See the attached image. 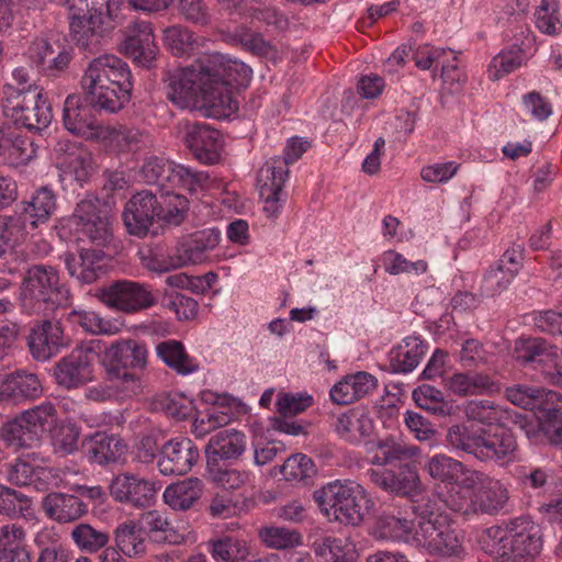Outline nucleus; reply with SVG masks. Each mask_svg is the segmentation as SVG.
<instances>
[{
  "mask_svg": "<svg viewBox=\"0 0 562 562\" xmlns=\"http://www.w3.org/2000/svg\"><path fill=\"white\" fill-rule=\"evenodd\" d=\"M251 76L252 70L245 63L213 54L173 72L168 98L182 108L203 109L207 116L228 117L238 111L235 91L248 87Z\"/></svg>",
  "mask_w": 562,
  "mask_h": 562,
  "instance_id": "obj_1",
  "label": "nucleus"
},
{
  "mask_svg": "<svg viewBox=\"0 0 562 562\" xmlns=\"http://www.w3.org/2000/svg\"><path fill=\"white\" fill-rule=\"evenodd\" d=\"M82 87L94 110L117 113L131 101L134 88L132 70L120 57L104 54L89 63Z\"/></svg>",
  "mask_w": 562,
  "mask_h": 562,
  "instance_id": "obj_2",
  "label": "nucleus"
},
{
  "mask_svg": "<svg viewBox=\"0 0 562 562\" xmlns=\"http://www.w3.org/2000/svg\"><path fill=\"white\" fill-rule=\"evenodd\" d=\"M542 544L541 528L530 516L485 528L479 537L481 550L499 562H531Z\"/></svg>",
  "mask_w": 562,
  "mask_h": 562,
  "instance_id": "obj_3",
  "label": "nucleus"
},
{
  "mask_svg": "<svg viewBox=\"0 0 562 562\" xmlns=\"http://www.w3.org/2000/svg\"><path fill=\"white\" fill-rule=\"evenodd\" d=\"M437 496L447 508L462 516H495L507 504L509 492L499 480L473 469L459 485L438 491Z\"/></svg>",
  "mask_w": 562,
  "mask_h": 562,
  "instance_id": "obj_4",
  "label": "nucleus"
},
{
  "mask_svg": "<svg viewBox=\"0 0 562 562\" xmlns=\"http://www.w3.org/2000/svg\"><path fill=\"white\" fill-rule=\"evenodd\" d=\"M321 513L329 521L345 526H360L374 508L367 488L351 479H336L313 493Z\"/></svg>",
  "mask_w": 562,
  "mask_h": 562,
  "instance_id": "obj_5",
  "label": "nucleus"
},
{
  "mask_svg": "<svg viewBox=\"0 0 562 562\" xmlns=\"http://www.w3.org/2000/svg\"><path fill=\"white\" fill-rule=\"evenodd\" d=\"M507 400L524 409L539 413V431L546 440L562 449V395L555 391L515 385L506 389Z\"/></svg>",
  "mask_w": 562,
  "mask_h": 562,
  "instance_id": "obj_6",
  "label": "nucleus"
},
{
  "mask_svg": "<svg viewBox=\"0 0 562 562\" xmlns=\"http://www.w3.org/2000/svg\"><path fill=\"white\" fill-rule=\"evenodd\" d=\"M147 346L136 339H121L113 342L104 356L108 374L124 385L126 392L137 394L142 389L140 378L135 372L147 366Z\"/></svg>",
  "mask_w": 562,
  "mask_h": 562,
  "instance_id": "obj_7",
  "label": "nucleus"
},
{
  "mask_svg": "<svg viewBox=\"0 0 562 562\" xmlns=\"http://www.w3.org/2000/svg\"><path fill=\"white\" fill-rule=\"evenodd\" d=\"M462 542V537L447 515L434 512L419 515L416 547L424 548L431 554L459 558L464 553Z\"/></svg>",
  "mask_w": 562,
  "mask_h": 562,
  "instance_id": "obj_8",
  "label": "nucleus"
},
{
  "mask_svg": "<svg viewBox=\"0 0 562 562\" xmlns=\"http://www.w3.org/2000/svg\"><path fill=\"white\" fill-rule=\"evenodd\" d=\"M98 356V346L94 341L76 346L52 368L55 383L63 389L75 390L93 381Z\"/></svg>",
  "mask_w": 562,
  "mask_h": 562,
  "instance_id": "obj_9",
  "label": "nucleus"
},
{
  "mask_svg": "<svg viewBox=\"0 0 562 562\" xmlns=\"http://www.w3.org/2000/svg\"><path fill=\"white\" fill-rule=\"evenodd\" d=\"M98 297L106 306L127 314L150 308L157 303L148 284L132 280H117L103 286Z\"/></svg>",
  "mask_w": 562,
  "mask_h": 562,
  "instance_id": "obj_10",
  "label": "nucleus"
},
{
  "mask_svg": "<svg viewBox=\"0 0 562 562\" xmlns=\"http://www.w3.org/2000/svg\"><path fill=\"white\" fill-rule=\"evenodd\" d=\"M514 358L522 363L537 362L553 384L562 386V353L540 337L519 338L515 341Z\"/></svg>",
  "mask_w": 562,
  "mask_h": 562,
  "instance_id": "obj_11",
  "label": "nucleus"
},
{
  "mask_svg": "<svg viewBox=\"0 0 562 562\" xmlns=\"http://www.w3.org/2000/svg\"><path fill=\"white\" fill-rule=\"evenodd\" d=\"M160 488L158 481L131 472L116 474L109 485L110 495L115 502L134 508L150 507Z\"/></svg>",
  "mask_w": 562,
  "mask_h": 562,
  "instance_id": "obj_12",
  "label": "nucleus"
},
{
  "mask_svg": "<svg viewBox=\"0 0 562 562\" xmlns=\"http://www.w3.org/2000/svg\"><path fill=\"white\" fill-rule=\"evenodd\" d=\"M74 222L78 239L90 240L97 246H104L111 238L109 211L100 206L98 199H86L77 204Z\"/></svg>",
  "mask_w": 562,
  "mask_h": 562,
  "instance_id": "obj_13",
  "label": "nucleus"
},
{
  "mask_svg": "<svg viewBox=\"0 0 562 562\" xmlns=\"http://www.w3.org/2000/svg\"><path fill=\"white\" fill-rule=\"evenodd\" d=\"M220 240L221 232L217 228L199 231L178 249L180 255L177 261L155 260L148 268L157 272H167L188 263H202L209 259L210 252L217 247Z\"/></svg>",
  "mask_w": 562,
  "mask_h": 562,
  "instance_id": "obj_14",
  "label": "nucleus"
},
{
  "mask_svg": "<svg viewBox=\"0 0 562 562\" xmlns=\"http://www.w3.org/2000/svg\"><path fill=\"white\" fill-rule=\"evenodd\" d=\"M86 10L69 8L70 35H103L111 26L110 7L115 0H80Z\"/></svg>",
  "mask_w": 562,
  "mask_h": 562,
  "instance_id": "obj_15",
  "label": "nucleus"
},
{
  "mask_svg": "<svg viewBox=\"0 0 562 562\" xmlns=\"http://www.w3.org/2000/svg\"><path fill=\"white\" fill-rule=\"evenodd\" d=\"M159 199L148 190H143L126 202L123 221L131 235L145 237L157 221L160 222Z\"/></svg>",
  "mask_w": 562,
  "mask_h": 562,
  "instance_id": "obj_16",
  "label": "nucleus"
},
{
  "mask_svg": "<svg viewBox=\"0 0 562 562\" xmlns=\"http://www.w3.org/2000/svg\"><path fill=\"white\" fill-rule=\"evenodd\" d=\"M366 475L381 490L397 496L413 497L422 491L419 474L409 463L401 464L396 472L385 468L368 469Z\"/></svg>",
  "mask_w": 562,
  "mask_h": 562,
  "instance_id": "obj_17",
  "label": "nucleus"
},
{
  "mask_svg": "<svg viewBox=\"0 0 562 562\" xmlns=\"http://www.w3.org/2000/svg\"><path fill=\"white\" fill-rule=\"evenodd\" d=\"M199 458V449L190 438H173L162 446L157 467L162 475H184Z\"/></svg>",
  "mask_w": 562,
  "mask_h": 562,
  "instance_id": "obj_18",
  "label": "nucleus"
},
{
  "mask_svg": "<svg viewBox=\"0 0 562 562\" xmlns=\"http://www.w3.org/2000/svg\"><path fill=\"white\" fill-rule=\"evenodd\" d=\"M37 426L48 438L57 452L69 454L77 449L78 428L70 423H57L56 409L52 403L37 405Z\"/></svg>",
  "mask_w": 562,
  "mask_h": 562,
  "instance_id": "obj_19",
  "label": "nucleus"
},
{
  "mask_svg": "<svg viewBox=\"0 0 562 562\" xmlns=\"http://www.w3.org/2000/svg\"><path fill=\"white\" fill-rule=\"evenodd\" d=\"M330 427L339 439L358 446L373 434L374 422L366 407L357 406L333 416Z\"/></svg>",
  "mask_w": 562,
  "mask_h": 562,
  "instance_id": "obj_20",
  "label": "nucleus"
},
{
  "mask_svg": "<svg viewBox=\"0 0 562 562\" xmlns=\"http://www.w3.org/2000/svg\"><path fill=\"white\" fill-rule=\"evenodd\" d=\"M518 459V445L509 429L499 427L494 430H484L479 450L480 461H495L506 465Z\"/></svg>",
  "mask_w": 562,
  "mask_h": 562,
  "instance_id": "obj_21",
  "label": "nucleus"
},
{
  "mask_svg": "<svg viewBox=\"0 0 562 562\" xmlns=\"http://www.w3.org/2000/svg\"><path fill=\"white\" fill-rule=\"evenodd\" d=\"M186 143L193 156L202 164L214 165L221 160L223 142L221 133L204 123L192 124Z\"/></svg>",
  "mask_w": 562,
  "mask_h": 562,
  "instance_id": "obj_22",
  "label": "nucleus"
},
{
  "mask_svg": "<svg viewBox=\"0 0 562 562\" xmlns=\"http://www.w3.org/2000/svg\"><path fill=\"white\" fill-rule=\"evenodd\" d=\"M535 37H525L521 44H514L501 50L494 56L487 68V77L492 81H498L503 77L515 71L536 53Z\"/></svg>",
  "mask_w": 562,
  "mask_h": 562,
  "instance_id": "obj_23",
  "label": "nucleus"
},
{
  "mask_svg": "<svg viewBox=\"0 0 562 562\" xmlns=\"http://www.w3.org/2000/svg\"><path fill=\"white\" fill-rule=\"evenodd\" d=\"M378 385L376 378L366 371L347 374L330 389V400L338 405H348L372 393Z\"/></svg>",
  "mask_w": 562,
  "mask_h": 562,
  "instance_id": "obj_24",
  "label": "nucleus"
},
{
  "mask_svg": "<svg viewBox=\"0 0 562 562\" xmlns=\"http://www.w3.org/2000/svg\"><path fill=\"white\" fill-rule=\"evenodd\" d=\"M32 88L33 85H30L27 90H12L2 104L5 117L18 128H25L29 132L35 128V92Z\"/></svg>",
  "mask_w": 562,
  "mask_h": 562,
  "instance_id": "obj_25",
  "label": "nucleus"
},
{
  "mask_svg": "<svg viewBox=\"0 0 562 562\" xmlns=\"http://www.w3.org/2000/svg\"><path fill=\"white\" fill-rule=\"evenodd\" d=\"M42 506L45 514L59 524L76 521L88 512V504L78 496L59 492L47 494Z\"/></svg>",
  "mask_w": 562,
  "mask_h": 562,
  "instance_id": "obj_26",
  "label": "nucleus"
},
{
  "mask_svg": "<svg viewBox=\"0 0 562 562\" xmlns=\"http://www.w3.org/2000/svg\"><path fill=\"white\" fill-rule=\"evenodd\" d=\"M1 438L14 450L31 449L35 441V408L22 412L1 428Z\"/></svg>",
  "mask_w": 562,
  "mask_h": 562,
  "instance_id": "obj_27",
  "label": "nucleus"
},
{
  "mask_svg": "<svg viewBox=\"0 0 562 562\" xmlns=\"http://www.w3.org/2000/svg\"><path fill=\"white\" fill-rule=\"evenodd\" d=\"M372 536L387 541H403L415 546L417 524L389 513H382L372 526Z\"/></svg>",
  "mask_w": 562,
  "mask_h": 562,
  "instance_id": "obj_28",
  "label": "nucleus"
},
{
  "mask_svg": "<svg viewBox=\"0 0 562 562\" xmlns=\"http://www.w3.org/2000/svg\"><path fill=\"white\" fill-rule=\"evenodd\" d=\"M312 550L318 562H358L356 543L346 537L326 536L316 539Z\"/></svg>",
  "mask_w": 562,
  "mask_h": 562,
  "instance_id": "obj_29",
  "label": "nucleus"
},
{
  "mask_svg": "<svg viewBox=\"0 0 562 562\" xmlns=\"http://www.w3.org/2000/svg\"><path fill=\"white\" fill-rule=\"evenodd\" d=\"M425 471L434 481L446 484V490L459 485L473 469L468 468L461 461L445 453H436L424 465Z\"/></svg>",
  "mask_w": 562,
  "mask_h": 562,
  "instance_id": "obj_30",
  "label": "nucleus"
},
{
  "mask_svg": "<svg viewBox=\"0 0 562 562\" xmlns=\"http://www.w3.org/2000/svg\"><path fill=\"white\" fill-rule=\"evenodd\" d=\"M280 167L262 166L258 171L257 186L259 195L263 200V211L268 216H277L282 209V193L286 179L274 175Z\"/></svg>",
  "mask_w": 562,
  "mask_h": 562,
  "instance_id": "obj_31",
  "label": "nucleus"
},
{
  "mask_svg": "<svg viewBox=\"0 0 562 562\" xmlns=\"http://www.w3.org/2000/svg\"><path fill=\"white\" fill-rule=\"evenodd\" d=\"M67 299L66 289L59 284L56 269L37 265V310L43 303L44 315L48 316Z\"/></svg>",
  "mask_w": 562,
  "mask_h": 562,
  "instance_id": "obj_32",
  "label": "nucleus"
},
{
  "mask_svg": "<svg viewBox=\"0 0 562 562\" xmlns=\"http://www.w3.org/2000/svg\"><path fill=\"white\" fill-rule=\"evenodd\" d=\"M427 350V344L418 336H407L390 351V368L393 373L412 372Z\"/></svg>",
  "mask_w": 562,
  "mask_h": 562,
  "instance_id": "obj_33",
  "label": "nucleus"
},
{
  "mask_svg": "<svg viewBox=\"0 0 562 562\" xmlns=\"http://www.w3.org/2000/svg\"><path fill=\"white\" fill-rule=\"evenodd\" d=\"M92 106L80 104L78 95H68L64 104V125L74 135L90 138L99 125L92 115Z\"/></svg>",
  "mask_w": 562,
  "mask_h": 562,
  "instance_id": "obj_34",
  "label": "nucleus"
},
{
  "mask_svg": "<svg viewBox=\"0 0 562 562\" xmlns=\"http://www.w3.org/2000/svg\"><path fill=\"white\" fill-rule=\"evenodd\" d=\"M445 385L461 397L490 394L498 390L497 383L488 374L480 372L453 373L446 379Z\"/></svg>",
  "mask_w": 562,
  "mask_h": 562,
  "instance_id": "obj_35",
  "label": "nucleus"
},
{
  "mask_svg": "<svg viewBox=\"0 0 562 562\" xmlns=\"http://www.w3.org/2000/svg\"><path fill=\"white\" fill-rule=\"evenodd\" d=\"M90 462L108 464L116 462L126 451L124 442L114 435L95 432L83 443Z\"/></svg>",
  "mask_w": 562,
  "mask_h": 562,
  "instance_id": "obj_36",
  "label": "nucleus"
},
{
  "mask_svg": "<svg viewBox=\"0 0 562 562\" xmlns=\"http://www.w3.org/2000/svg\"><path fill=\"white\" fill-rule=\"evenodd\" d=\"M215 187V180L206 171L175 162L168 189H179L191 195H199L210 192Z\"/></svg>",
  "mask_w": 562,
  "mask_h": 562,
  "instance_id": "obj_37",
  "label": "nucleus"
},
{
  "mask_svg": "<svg viewBox=\"0 0 562 562\" xmlns=\"http://www.w3.org/2000/svg\"><path fill=\"white\" fill-rule=\"evenodd\" d=\"M157 357L179 375H189L200 370V363L191 357L184 345L176 339H168L156 346Z\"/></svg>",
  "mask_w": 562,
  "mask_h": 562,
  "instance_id": "obj_38",
  "label": "nucleus"
},
{
  "mask_svg": "<svg viewBox=\"0 0 562 562\" xmlns=\"http://www.w3.org/2000/svg\"><path fill=\"white\" fill-rule=\"evenodd\" d=\"M247 439L244 432L235 429H224L211 437L206 453L220 460L239 458L246 450Z\"/></svg>",
  "mask_w": 562,
  "mask_h": 562,
  "instance_id": "obj_39",
  "label": "nucleus"
},
{
  "mask_svg": "<svg viewBox=\"0 0 562 562\" xmlns=\"http://www.w3.org/2000/svg\"><path fill=\"white\" fill-rule=\"evenodd\" d=\"M35 156L33 136L16 135L0 140V164L12 168L26 166Z\"/></svg>",
  "mask_w": 562,
  "mask_h": 562,
  "instance_id": "obj_40",
  "label": "nucleus"
},
{
  "mask_svg": "<svg viewBox=\"0 0 562 562\" xmlns=\"http://www.w3.org/2000/svg\"><path fill=\"white\" fill-rule=\"evenodd\" d=\"M69 345L60 322L55 317L44 319L37 328V361L48 360Z\"/></svg>",
  "mask_w": 562,
  "mask_h": 562,
  "instance_id": "obj_41",
  "label": "nucleus"
},
{
  "mask_svg": "<svg viewBox=\"0 0 562 562\" xmlns=\"http://www.w3.org/2000/svg\"><path fill=\"white\" fill-rule=\"evenodd\" d=\"M203 483L198 477H188L168 485L162 494L164 502L176 510H187L201 497Z\"/></svg>",
  "mask_w": 562,
  "mask_h": 562,
  "instance_id": "obj_42",
  "label": "nucleus"
},
{
  "mask_svg": "<svg viewBox=\"0 0 562 562\" xmlns=\"http://www.w3.org/2000/svg\"><path fill=\"white\" fill-rule=\"evenodd\" d=\"M206 546L216 562H245L250 554L248 542L234 536L211 539Z\"/></svg>",
  "mask_w": 562,
  "mask_h": 562,
  "instance_id": "obj_43",
  "label": "nucleus"
},
{
  "mask_svg": "<svg viewBox=\"0 0 562 562\" xmlns=\"http://www.w3.org/2000/svg\"><path fill=\"white\" fill-rule=\"evenodd\" d=\"M24 530L16 525L0 529V562H31L30 552L21 546Z\"/></svg>",
  "mask_w": 562,
  "mask_h": 562,
  "instance_id": "obj_44",
  "label": "nucleus"
},
{
  "mask_svg": "<svg viewBox=\"0 0 562 562\" xmlns=\"http://www.w3.org/2000/svg\"><path fill=\"white\" fill-rule=\"evenodd\" d=\"M210 481L223 490H239L249 484L254 475L249 471L223 468L214 457H207Z\"/></svg>",
  "mask_w": 562,
  "mask_h": 562,
  "instance_id": "obj_45",
  "label": "nucleus"
},
{
  "mask_svg": "<svg viewBox=\"0 0 562 562\" xmlns=\"http://www.w3.org/2000/svg\"><path fill=\"white\" fill-rule=\"evenodd\" d=\"M140 522L155 541L180 544L186 539L184 535L177 531L167 517L158 510L144 513Z\"/></svg>",
  "mask_w": 562,
  "mask_h": 562,
  "instance_id": "obj_46",
  "label": "nucleus"
},
{
  "mask_svg": "<svg viewBox=\"0 0 562 562\" xmlns=\"http://www.w3.org/2000/svg\"><path fill=\"white\" fill-rule=\"evenodd\" d=\"M483 432L484 429H475L472 426L458 424L448 429L446 441L452 449L472 454L479 460Z\"/></svg>",
  "mask_w": 562,
  "mask_h": 562,
  "instance_id": "obj_47",
  "label": "nucleus"
},
{
  "mask_svg": "<svg viewBox=\"0 0 562 562\" xmlns=\"http://www.w3.org/2000/svg\"><path fill=\"white\" fill-rule=\"evenodd\" d=\"M0 514L32 520L35 518L33 501L16 490L0 485Z\"/></svg>",
  "mask_w": 562,
  "mask_h": 562,
  "instance_id": "obj_48",
  "label": "nucleus"
},
{
  "mask_svg": "<svg viewBox=\"0 0 562 562\" xmlns=\"http://www.w3.org/2000/svg\"><path fill=\"white\" fill-rule=\"evenodd\" d=\"M260 541L270 549L289 550L303 543V536L296 529L283 526H263L258 530Z\"/></svg>",
  "mask_w": 562,
  "mask_h": 562,
  "instance_id": "obj_49",
  "label": "nucleus"
},
{
  "mask_svg": "<svg viewBox=\"0 0 562 562\" xmlns=\"http://www.w3.org/2000/svg\"><path fill=\"white\" fill-rule=\"evenodd\" d=\"M35 392V374L25 370H15L8 374L0 386V394L16 402L33 398Z\"/></svg>",
  "mask_w": 562,
  "mask_h": 562,
  "instance_id": "obj_50",
  "label": "nucleus"
},
{
  "mask_svg": "<svg viewBox=\"0 0 562 562\" xmlns=\"http://www.w3.org/2000/svg\"><path fill=\"white\" fill-rule=\"evenodd\" d=\"M121 52L137 65L150 68L156 60L158 45L154 37H125L121 45Z\"/></svg>",
  "mask_w": 562,
  "mask_h": 562,
  "instance_id": "obj_51",
  "label": "nucleus"
},
{
  "mask_svg": "<svg viewBox=\"0 0 562 562\" xmlns=\"http://www.w3.org/2000/svg\"><path fill=\"white\" fill-rule=\"evenodd\" d=\"M115 536L116 546L124 555L133 558L145 552L146 531L135 522L121 524Z\"/></svg>",
  "mask_w": 562,
  "mask_h": 562,
  "instance_id": "obj_52",
  "label": "nucleus"
},
{
  "mask_svg": "<svg viewBox=\"0 0 562 562\" xmlns=\"http://www.w3.org/2000/svg\"><path fill=\"white\" fill-rule=\"evenodd\" d=\"M189 210V200L180 193L166 190L159 196L160 222L168 225H180Z\"/></svg>",
  "mask_w": 562,
  "mask_h": 562,
  "instance_id": "obj_53",
  "label": "nucleus"
},
{
  "mask_svg": "<svg viewBox=\"0 0 562 562\" xmlns=\"http://www.w3.org/2000/svg\"><path fill=\"white\" fill-rule=\"evenodd\" d=\"M175 161L162 156H147L139 170V176L147 184H156L168 189Z\"/></svg>",
  "mask_w": 562,
  "mask_h": 562,
  "instance_id": "obj_54",
  "label": "nucleus"
},
{
  "mask_svg": "<svg viewBox=\"0 0 562 562\" xmlns=\"http://www.w3.org/2000/svg\"><path fill=\"white\" fill-rule=\"evenodd\" d=\"M310 148L311 142L307 138L293 136L286 140L283 148V157H272L267 160L263 166L280 167V170H274V175L281 176V178L288 180L289 165L297 161Z\"/></svg>",
  "mask_w": 562,
  "mask_h": 562,
  "instance_id": "obj_55",
  "label": "nucleus"
},
{
  "mask_svg": "<svg viewBox=\"0 0 562 562\" xmlns=\"http://www.w3.org/2000/svg\"><path fill=\"white\" fill-rule=\"evenodd\" d=\"M380 261L384 271L391 276L402 273L419 276L426 273L428 269V263L425 260L409 261L402 254L392 249L384 251Z\"/></svg>",
  "mask_w": 562,
  "mask_h": 562,
  "instance_id": "obj_56",
  "label": "nucleus"
},
{
  "mask_svg": "<svg viewBox=\"0 0 562 562\" xmlns=\"http://www.w3.org/2000/svg\"><path fill=\"white\" fill-rule=\"evenodd\" d=\"M75 321L88 333L94 335H115L120 333L122 324L116 319L103 318L93 311L74 313Z\"/></svg>",
  "mask_w": 562,
  "mask_h": 562,
  "instance_id": "obj_57",
  "label": "nucleus"
},
{
  "mask_svg": "<svg viewBox=\"0 0 562 562\" xmlns=\"http://www.w3.org/2000/svg\"><path fill=\"white\" fill-rule=\"evenodd\" d=\"M280 472L286 481L302 482L316 474V467L308 456L295 453L284 461Z\"/></svg>",
  "mask_w": 562,
  "mask_h": 562,
  "instance_id": "obj_58",
  "label": "nucleus"
},
{
  "mask_svg": "<svg viewBox=\"0 0 562 562\" xmlns=\"http://www.w3.org/2000/svg\"><path fill=\"white\" fill-rule=\"evenodd\" d=\"M504 413L502 406L488 400L470 401L464 406V414L469 420L485 425L499 423Z\"/></svg>",
  "mask_w": 562,
  "mask_h": 562,
  "instance_id": "obj_59",
  "label": "nucleus"
},
{
  "mask_svg": "<svg viewBox=\"0 0 562 562\" xmlns=\"http://www.w3.org/2000/svg\"><path fill=\"white\" fill-rule=\"evenodd\" d=\"M74 542L88 552H97L109 542V533L97 530L90 525L80 524L71 531Z\"/></svg>",
  "mask_w": 562,
  "mask_h": 562,
  "instance_id": "obj_60",
  "label": "nucleus"
},
{
  "mask_svg": "<svg viewBox=\"0 0 562 562\" xmlns=\"http://www.w3.org/2000/svg\"><path fill=\"white\" fill-rule=\"evenodd\" d=\"M102 258L101 251L82 249L80 252V270L74 268L69 261H67V266L72 276H77L83 282L91 283L98 278V272L101 271L100 261Z\"/></svg>",
  "mask_w": 562,
  "mask_h": 562,
  "instance_id": "obj_61",
  "label": "nucleus"
},
{
  "mask_svg": "<svg viewBox=\"0 0 562 562\" xmlns=\"http://www.w3.org/2000/svg\"><path fill=\"white\" fill-rule=\"evenodd\" d=\"M537 29L547 35H557L562 30V23L557 15V4L552 0H542L535 12Z\"/></svg>",
  "mask_w": 562,
  "mask_h": 562,
  "instance_id": "obj_62",
  "label": "nucleus"
},
{
  "mask_svg": "<svg viewBox=\"0 0 562 562\" xmlns=\"http://www.w3.org/2000/svg\"><path fill=\"white\" fill-rule=\"evenodd\" d=\"M416 404L437 414H448L450 407L443 401V393L435 386L422 385L413 393Z\"/></svg>",
  "mask_w": 562,
  "mask_h": 562,
  "instance_id": "obj_63",
  "label": "nucleus"
},
{
  "mask_svg": "<svg viewBox=\"0 0 562 562\" xmlns=\"http://www.w3.org/2000/svg\"><path fill=\"white\" fill-rule=\"evenodd\" d=\"M515 279L513 273L495 265L492 266L483 277L481 283L482 294L494 296L505 291Z\"/></svg>",
  "mask_w": 562,
  "mask_h": 562,
  "instance_id": "obj_64",
  "label": "nucleus"
}]
</instances>
